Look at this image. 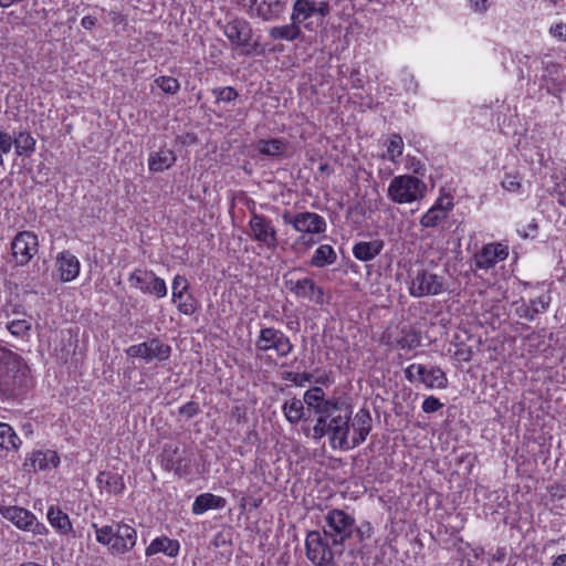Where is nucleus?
Instances as JSON below:
<instances>
[{"mask_svg":"<svg viewBox=\"0 0 566 566\" xmlns=\"http://www.w3.org/2000/svg\"><path fill=\"white\" fill-rule=\"evenodd\" d=\"M31 386L30 368L24 358L0 345V399L21 401Z\"/></svg>","mask_w":566,"mask_h":566,"instance_id":"1","label":"nucleus"},{"mask_svg":"<svg viewBox=\"0 0 566 566\" xmlns=\"http://www.w3.org/2000/svg\"><path fill=\"white\" fill-rule=\"evenodd\" d=\"M343 408L345 409L328 411L331 416L325 413L317 417L313 427V437L317 440L328 436L333 449L350 450L354 449L352 439H348L353 407L343 400Z\"/></svg>","mask_w":566,"mask_h":566,"instance_id":"2","label":"nucleus"},{"mask_svg":"<svg viewBox=\"0 0 566 566\" xmlns=\"http://www.w3.org/2000/svg\"><path fill=\"white\" fill-rule=\"evenodd\" d=\"M92 527L95 531L97 543L107 546L113 555H124L136 545L137 531L124 522H113L103 526L94 523Z\"/></svg>","mask_w":566,"mask_h":566,"instance_id":"3","label":"nucleus"},{"mask_svg":"<svg viewBox=\"0 0 566 566\" xmlns=\"http://www.w3.org/2000/svg\"><path fill=\"white\" fill-rule=\"evenodd\" d=\"M307 558L315 566H336V557L343 555L345 547L335 545L323 531H310L305 539Z\"/></svg>","mask_w":566,"mask_h":566,"instance_id":"4","label":"nucleus"},{"mask_svg":"<svg viewBox=\"0 0 566 566\" xmlns=\"http://www.w3.org/2000/svg\"><path fill=\"white\" fill-rule=\"evenodd\" d=\"M356 530L355 518L343 510H329L324 516L322 531L340 547L350 539Z\"/></svg>","mask_w":566,"mask_h":566,"instance_id":"5","label":"nucleus"},{"mask_svg":"<svg viewBox=\"0 0 566 566\" xmlns=\"http://www.w3.org/2000/svg\"><path fill=\"white\" fill-rule=\"evenodd\" d=\"M427 190L426 184L410 175L395 177L388 188V197L396 203H410L421 199Z\"/></svg>","mask_w":566,"mask_h":566,"instance_id":"6","label":"nucleus"},{"mask_svg":"<svg viewBox=\"0 0 566 566\" xmlns=\"http://www.w3.org/2000/svg\"><path fill=\"white\" fill-rule=\"evenodd\" d=\"M298 271L301 270L293 269L283 275L284 286L297 297L324 304V290L310 277L297 279L295 274Z\"/></svg>","mask_w":566,"mask_h":566,"instance_id":"7","label":"nucleus"},{"mask_svg":"<svg viewBox=\"0 0 566 566\" xmlns=\"http://www.w3.org/2000/svg\"><path fill=\"white\" fill-rule=\"evenodd\" d=\"M255 348L260 352L274 350L277 356L286 357L293 350L290 338L280 329L274 327H264L255 340Z\"/></svg>","mask_w":566,"mask_h":566,"instance_id":"8","label":"nucleus"},{"mask_svg":"<svg viewBox=\"0 0 566 566\" xmlns=\"http://www.w3.org/2000/svg\"><path fill=\"white\" fill-rule=\"evenodd\" d=\"M444 285L446 281L442 275L421 269L415 273L409 286V293L415 297L438 295L444 290Z\"/></svg>","mask_w":566,"mask_h":566,"instance_id":"9","label":"nucleus"},{"mask_svg":"<svg viewBox=\"0 0 566 566\" xmlns=\"http://www.w3.org/2000/svg\"><path fill=\"white\" fill-rule=\"evenodd\" d=\"M126 354L128 357L142 358L147 363L154 359L163 361L170 357L171 347L163 343L158 337H154L147 342L129 346L126 349Z\"/></svg>","mask_w":566,"mask_h":566,"instance_id":"10","label":"nucleus"},{"mask_svg":"<svg viewBox=\"0 0 566 566\" xmlns=\"http://www.w3.org/2000/svg\"><path fill=\"white\" fill-rule=\"evenodd\" d=\"M285 224H291L297 232L319 234L326 230L325 219L315 212H301L292 214L285 210L282 214Z\"/></svg>","mask_w":566,"mask_h":566,"instance_id":"11","label":"nucleus"},{"mask_svg":"<svg viewBox=\"0 0 566 566\" xmlns=\"http://www.w3.org/2000/svg\"><path fill=\"white\" fill-rule=\"evenodd\" d=\"M39 248L38 235L31 231H21L11 242L12 256L20 266L27 265L36 254Z\"/></svg>","mask_w":566,"mask_h":566,"instance_id":"12","label":"nucleus"},{"mask_svg":"<svg viewBox=\"0 0 566 566\" xmlns=\"http://www.w3.org/2000/svg\"><path fill=\"white\" fill-rule=\"evenodd\" d=\"M249 226L251 228V238L266 248L274 250L277 242V234L272 221L263 214L251 211Z\"/></svg>","mask_w":566,"mask_h":566,"instance_id":"13","label":"nucleus"},{"mask_svg":"<svg viewBox=\"0 0 566 566\" xmlns=\"http://www.w3.org/2000/svg\"><path fill=\"white\" fill-rule=\"evenodd\" d=\"M161 464L167 471H174L178 476H187L191 472L186 450L177 444H165Z\"/></svg>","mask_w":566,"mask_h":566,"instance_id":"14","label":"nucleus"},{"mask_svg":"<svg viewBox=\"0 0 566 566\" xmlns=\"http://www.w3.org/2000/svg\"><path fill=\"white\" fill-rule=\"evenodd\" d=\"M245 1L247 0H238L239 3ZM249 2L251 11L264 21L277 19L287 4V0H249Z\"/></svg>","mask_w":566,"mask_h":566,"instance_id":"15","label":"nucleus"},{"mask_svg":"<svg viewBox=\"0 0 566 566\" xmlns=\"http://www.w3.org/2000/svg\"><path fill=\"white\" fill-rule=\"evenodd\" d=\"M223 32L228 40L238 46L249 45L252 38V29L243 19H233L227 22Z\"/></svg>","mask_w":566,"mask_h":566,"instance_id":"16","label":"nucleus"},{"mask_svg":"<svg viewBox=\"0 0 566 566\" xmlns=\"http://www.w3.org/2000/svg\"><path fill=\"white\" fill-rule=\"evenodd\" d=\"M350 426L353 427L352 446L356 448L366 440L371 431L373 419L369 410L367 408L359 409Z\"/></svg>","mask_w":566,"mask_h":566,"instance_id":"17","label":"nucleus"},{"mask_svg":"<svg viewBox=\"0 0 566 566\" xmlns=\"http://www.w3.org/2000/svg\"><path fill=\"white\" fill-rule=\"evenodd\" d=\"M507 255V249L502 244H488L475 255V265L480 269H490Z\"/></svg>","mask_w":566,"mask_h":566,"instance_id":"18","label":"nucleus"},{"mask_svg":"<svg viewBox=\"0 0 566 566\" xmlns=\"http://www.w3.org/2000/svg\"><path fill=\"white\" fill-rule=\"evenodd\" d=\"M303 402L307 405L310 410H313L318 417L323 415H329L328 411L344 409L343 408V399L337 397L325 398V397H316L312 396L308 392L304 394Z\"/></svg>","mask_w":566,"mask_h":566,"instance_id":"19","label":"nucleus"},{"mask_svg":"<svg viewBox=\"0 0 566 566\" xmlns=\"http://www.w3.org/2000/svg\"><path fill=\"white\" fill-rule=\"evenodd\" d=\"M56 268L62 282H71L80 273V261L70 251L61 252L56 258Z\"/></svg>","mask_w":566,"mask_h":566,"instance_id":"20","label":"nucleus"},{"mask_svg":"<svg viewBox=\"0 0 566 566\" xmlns=\"http://www.w3.org/2000/svg\"><path fill=\"white\" fill-rule=\"evenodd\" d=\"M0 513L21 530H30L35 521V516L30 511L19 506L1 507Z\"/></svg>","mask_w":566,"mask_h":566,"instance_id":"21","label":"nucleus"},{"mask_svg":"<svg viewBox=\"0 0 566 566\" xmlns=\"http://www.w3.org/2000/svg\"><path fill=\"white\" fill-rule=\"evenodd\" d=\"M452 208L453 203L451 201H448L444 206L441 200H439L421 217L420 224L423 228H436L448 218V213Z\"/></svg>","mask_w":566,"mask_h":566,"instance_id":"22","label":"nucleus"},{"mask_svg":"<svg viewBox=\"0 0 566 566\" xmlns=\"http://www.w3.org/2000/svg\"><path fill=\"white\" fill-rule=\"evenodd\" d=\"M287 147L289 142L282 138L259 139L254 144V148L260 155L270 158H279L283 156L287 150Z\"/></svg>","mask_w":566,"mask_h":566,"instance_id":"23","label":"nucleus"},{"mask_svg":"<svg viewBox=\"0 0 566 566\" xmlns=\"http://www.w3.org/2000/svg\"><path fill=\"white\" fill-rule=\"evenodd\" d=\"M384 247L385 243L382 240H374L368 242L360 241L353 247V254L357 260L367 262L378 256L381 253Z\"/></svg>","mask_w":566,"mask_h":566,"instance_id":"24","label":"nucleus"},{"mask_svg":"<svg viewBox=\"0 0 566 566\" xmlns=\"http://www.w3.org/2000/svg\"><path fill=\"white\" fill-rule=\"evenodd\" d=\"M158 553H165L169 557H176L179 553L178 541L170 539L166 536L155 538L145 551L147 557Z\"/></svg>","mask_w":566,"mask_h":566,"instance_id":"25","label":"nucleus"},{"mask_svg":"<svg viewBox=\"0 0 566 566\" xmlns=\"http://www.w3.org/2000/svg\"><path fill=\"white\" fill-rule=\"evenodd\" d=\"M227 504L226 499L212 493H202L198 495L192 504V513L196 515L203 514L208 510L223 509Z\"/></svg>","mask_w":566,"mask_h":566,"instance_id":"26","label":"nucleus"},{"mask_svg":"<svg viewBox=\"0 0 566 566\" xmlns=\"http://www.w3.org/2000/svg\"><path fill=\"white\" fill-rule=\"evenodd\" d=\"M176 159L177 157L174 150L160 148L149 157V170L153 172L164 171L165 169L170 168L175 164Z\"/></svg>","mask_w":566,"mask_h":566,"instance_id":"27","label":"nucleus"},{"mask_svg":"<svg viewBox=\"0 0 566 566\" xmlns=\"http://www.w3.org/2000/svg\"><path fill=\"white\" fill-rule=\"evenodd\" d=\"M96 481L101 488L113 494L122 493L125 488L122 475L117 473L103 471L97 475Z\"/></svg>","mask_w":566,"mask_h":566,"instance_id":"28","label":"nucleus"},{"mask_svg":"<svg viewBox=\"0 0 566 566\" xmlns=\"http://www.w3.org/2000/svg\"><path fill=\"white\" fill-rule=\"evenodd\" d=\"M48 520L50 524L62 534H67L72 531L70 517L60 507L50 506L48 510Z\"/></svg>","mask_w":566,"mask_h":566,"instance_id":"29","label":"nucleus"},{"mask_svg":"<svg viewBox=\"0 0 566 566\" xmlns=\"http://www.w3.org/2000/svg\"><path fill=\"white\" fill-rule=\"evenodd\" d=\"M336 260L335 250L329 244H322L314 252L310 264L315 268H324L335 263Z\"/></svg>","mask_w":566,"mask_h":566,"instance_id":"30","label":"nucleus"},{"mask_svg":"<svg viewBox=\"0 0 566 566\" xmlns=\"http://www.w3.org/2000/svg\"><path fill=\"white\" fill-rule=\"evenodd\" d=\"M269 35L272 40L293 41L302 35V30L300 24L293 21L290 24L271 28Z\"/></svg>","mask_w":566,"mask_h":566,"instance_id":"31","label":"nucleus"},{"mask_svg":"<svg viewBox=\"0 0 566 566\" xmlns=\"http://www.w3.org/2000/svg\"><path fill=\"white\" fill-rule=\"evenodd\" d=\"M316 12V3L310 0H296L293 6L292 21L297 24L308 19Z\"/></svg>","mask_w":566,"mask_h":566,"instance_id":"32","label":"nucleus"},{"mask_svg":"<svg viewBox=\"0 0 566 566\" xmlns=\"http://www.w3.org/2000/svg\"><path fill=\"white\" fill-rule=\"evenodd\" d=\"M21 443L20 438L8 423L0 422V447L6 450H15Z\"/></svg>","mask_w":566,"mask_h":566,"instance_id":"33","label":"nucleus"},{"mask_svg":"<svg viewBox=\"0 0 566 566\" xmlns=\"http://www.w3.org/2000/svg\"><path fill=\"white\" fill-rule=\"evenodd\" d=\"M13 145L17 155H30L34 151L35 139L28 132H20L19 135L13 138Z\"/></svg>","mask_w":566,"mask_h":566,"instance_id":"34","label":"nucleus"},{"mask_svg":"<svg viewBox=\"0 0 566 566\" xmlns=\"http://www.w3.org/2000/svg\"><path fill=\"white\" fill-rule=\"evenodd\" d=\"M283 411L291 423H296L303 417L304 402L297 398H293L283 405Z\"/></svg>","mask_w":566,"mask_h":566,"instance_id":"35","label":"nucleus"},{"mask_svg":"<svg viewBox=\"0 0 566 566\" xmlns=\"http://www.w3.org/2000/svg\"><path fill=\"white\" fill-rule=\"evenodd\" d=\"M140 291L143 293L154 294L157 297L161 298L167 295V286L163 279L155 275L154 272L150 271L148 285H140Z\"/></svg>","mask_w":566,"mask_h":566,"instance_id":"36","label":"nucleus"},{"mask_svg":"<svg viewBox=\"0 0 566 566\" xmlns=\"http://www.w3.org/2000/svg\"><path fill=\"white\" fill-rule=\"evenodd\" d=\"M424 385L428 388L443 389L448 386V378L444 371L440 367H430L427 378H424Z\"/></svg>","mask_w":566,"mask_h":566,"instance_id":"37","label":"nucleus"},{"mask_svg":"<svg viewBox=\"0 0 566 566\" xmlns=\"http://www.w3.org/2000/svg\"><path fill=\"white\" fill-rule=\"evenodd\" d=\"M7 329L12 336L24 338L30 335L31 318H17L7 323Z\"/></svg>","mask_w":566,"mask_h":566,"instance_id":"38","label":"nucleus"},{"mask_svg":"<svg viewBox=\"0 0 566 566\" xmlns=\"http://www.w3.org/2000/svg\"><path fill=\"white\" fill-rule=\"evenodd\" d=\"M155 84L166 94H176L180 90V83L172 76H158Z\"/></svg>","mask_w":566,"mask_h":566,"instance_id":"39","label":"nucleus"},{"mask_svg":"<svg viewBox=\"0 0 566 566\" xmlns=\"http://www.w3.org/2000/svg\"><path fill=\"white\" fill-rule=\"evenodd\" d=\"M189 283L185 276L176 275L172 281V301L178 302L186 294Z\"/></svg>","mask_w":566,"mask_h":566,"instance_id":"40","label":"nucleus"},{"mask_svg":"<svg viewBox=\"0 0 566 566\" xmlns=\"http://www.w3.org/2000/svg\"><path fill=\"white\" fill-rule=\"evenodd\" d=\"M212 94L216 96L217 102L226 103H230L239 96L237 90L231 86L213 88Z\"/></svg>","mask_w":566,"mask_h":566,"instance_id":"41","label":"nucleus"},{"mask_svg":"<svg viewBox=\"0 0 566 566\" xmlns=\"http://www.w3.org/2000/svg\"><path fill=\"white\" fill-rule=\"evenodd\" d=\"M403 142L400 135H392L387 146V153L391 160L402 154Z\"/></svg>","mask_w":566,"mask_h":566,"instance_id":"42","label":"nucleus"},{"mask_svg":"<svg viewBox=\"0 0 566 566\" xmlns=\"http://www.w3.org/2000/svg\"><path fill=\"white\" fill-rule=\"evenodd\" d=\"M177 307L185 315H192L197 311V304L195 298L187 294L181 300H178Z\"/></svg>","mask_w":566,"mask_h":566,"instance_id":"43","label":"nucleus"},{"mask_svg":"<svg viewBox=\"0 0 566 566\" xmlns=\"http://www.w3.org/2000/svg\"><path fill=\"white\" fill-rule=\"evenodd\" d=\"M48 452L36 451L32 454L31 465L34 470H46L50 468V463L48 462Z\"/></svg>","mask_w":566,"mask_h":566,"instance_id":"44","label":"nucleus"},{"mask_svg":"<svg viewBox=\"0 0 566 566\" xmlns=\"http://www.w3.org/2000/svg\"><path fill=\"white\" fill-rule=\"evenodd\" d=\"M150 271L136 270L129 276L133 286L140 290V285H148Z\"/></svg>","mask_w":566,"mask_h":566,"instance_id":"45","label":"nucleus"},{"mask_svg":"<svg viewBox=\"0 0 566 566\" xmlns=\"http://www.w3.org/2000/svg\"><path fill=\"white\" fill-rule=\"evenodd\" d=\"M373 534V526L369 522H364L361 525H356V530L354 535H356L359 543L365 542L366 539H369Z\"/></svg>","mask_w":566,"mask_h":566,"instance_id":"46","label":"nucleus"},{"mask_svg":"<svg viewBox=\"0 0 566 566\" xmlns=\"http://www.w3.org/2000/svg\"><path fill=\"white\" fill-rule=\"evenodd\" d=\"M401 348H415L420 345V336L417 333H409L398 340Z\"/></svg>","mask_w":566,"mask_h":566,"instance_id":"47","label":"nucleus"},{"mask_svg":"<svg viewBox=\"0 0 566 566\" xmlns=\"http://www.w3.org/2000/svg\"><path fill=\"white\" fill-rule=\"evenodd\" d=\"M200 412L199 403L196 401H188L179 408V415L191 419Z\"/></svg>","mask_w":566,"mask_h":566,"instance_id":"48","label":"nucleus"},{"mask_svg":"<svg viewBox=\"0 0 566 566\" xmlns=\"http://www.w3.org/2000/svg\"><path fill=\"white\" fill-rule=\"evenodd\" d=\"M443 407V403L436 397L429 396L422 402V410L426 413H432Z\"/></svg>","mask_w":566,"mask_h":566,"instance_id":"49","label":"nucleus"},{"mask_svg":"<svg viewBox=\"0 0 566 566\" xmlns=\"http://www.w3.org/2000/svg\"><path fill=\"white\" fill-rule=\"evenodd\" d=\"M501 185L505 190L511 192H516L521 188V182L517 176L507 175Z\"/></svg>","mask_w":566,"mask_h":566,"instance_id":"50","label":"nucleus"},{"mask_svg":"<svg viewBox=\"0 0 566 566\" xmlns=\"http://www.w3.org/2000/svg\"><path fill=\"white\" fill-rule=\"evenodd\" d=\"M13 146V138L10 134L0 132V153L8 154Z\"/></svg>","mask_w":566,"mask_h":566,"instance_id":"51","label":"nucleus"},{"mask_svg":"<svg viewBox=\"0 0 566 566\" xmlns=\"http://www.w3.org/2000/svg\"><path fill=\"white\" fill-rule=\"evenodd\" d=\"M548 303H549L548 297L545 298V297L541 296L536 300H533L531 302L533 313H539V312L545 311L548 306Z\"/></svg>","mask_w":566,"mask_h":566,"instance_id":"52","label":"nucleus"},{"mask_svg":"<svg viewBox=\"0 0 566 566\" xmlns=\"http://www.w3.org/2000/svg\"><path fill=\"white\" fill-rule=\"evenodd\" d=\"M551 33L556 38L566 41V24L558 23L552 27Z\"/></svg>","mask_w":566,"mask_h":566,"instance_id":"53","label":"nucleus"},{"mask_svg":"<svg viewBox=\"0 0 566 566\" xmlns=\"http://www.w3.org/2000/svg\"><path fill=\"white\" fill-rule=\"evenodd\" d=\"M454 356L458 360L470 361L472 358V350L470 348H458Z\"/></svg>","mask_w":566,"mask_h":566,"instance_id":"54","label":"nucleus"},{"mask_svg":"<svg viewBox=\"0 0 566 566\" xmlns=\"http://www.w3.org/2000/svg\"><path fill=\"white\" fill-rule=\"evenodd\" d=\"M312 375L307 373H296V377L294 379V384L296 386H304L305 382H310L312 379Z\"/></svg>","mask_w":566,"mask_h":566,"instance_id":"55","label":"nucleus"},{"mask_svg":"<svg viewBox=\"0 0 566 566\" xmlns=\"http://www.w3.org/2000/svg\"><path fill=\"white\" fill-rule=\"evenodd\" d=\"M416 374L418 379L424 384V378H427V375L429 374V368L423 365H416Z\"/></svg>","mask_w":566,"mask_h":566,"instance_id":"56","label":"nucleus"},{"mask_svg":"<svg viewBox=\"0 0 566 566\" xmlns=\"http://www.w3.org/2000/svg\"><path fill=\"white\" fill-rule=\"evenodd\" d=\"M470 3L480 12H484L488 9V0H470Z\"/></svg>","mask_w":566,"mask_h":566,"instance_id":"57","label":"nucleus"},{"mask_svg":"<svg viewBox=\"0 0 566 566\" xmlns=\"http://www.w3.org/2000/svg\"><path fill=\"white\" fill-rule=\"evenodd\" d=\"M96 23V19L92 15H86L82 19L81 24L84 29L91 30Z\"/></svg>","mask_w":566,"mask_h":566,"instance_id":"58","label":"nucleus"},{"mask_svg":"<svg viewBox=\"0 0 566 566\" xmlns=\"http://www.w3.org/2000/svg\"><path fill=\"white\" fill-rule=\"evenodd\" d=\"M30 530H32V532L38 535H43L48 533V528L45 527V525L35 521Z\"/></svg>","mask_w":566,"mask_h":566,"instance_id":"59","label":"nucleus"},{"mask_svg":"<svg viewBox=\"0 0 566 566\" xmlns=\"http://www.w3.org/2000/svg\"><path fill=\"white\" fill-rule=\"evenodd\" d=\"M415 370H416V364H412V365H410L409 367H407L405 369V377L410 382H412V381H415L417 379V377H416L417 374L415 373Z\"/></svg>","mask_w":566,"mask_h":566,"instance_id":"60","label":"nucleus"},{"mask_svg":"<svg viewBox=\"0 0 566 566\" xmlns=\"http://www.w3.org/2000/svg\"><path fill=\"white\" fill-rule=\"evenodd\" d=\"M48 462L50 463V467L56 468L60 463V458L57 457L56 452L48 451Z\"/></svg>","mask_w":566,"mask_h":566,"instance_id":"61","label":"nucleus"},{"mask_svg":"<svg viewBox=\"0 0 566 566\" xmlns=\"http://www.w3.org/2000/svg\"><path fill=\"white\" fill-rule=\"evenodd\" d=\"M316 12L322 17H326L329 13V4L327 2H321L319 7H316Z\"/></svg>","mask_w":566,"mask_h":566,"instance_id":"62","label":"nucleus"},{"mask_svg":"<svg viewBox=\"0 0 566 566\" xmlns=\"http://www.w3.org/2000/svg\"><path fill=\"white\" fill-rule=\"evenodd\" d=\"M315 382L324 385V386H328L329 384H332V379L327 374H324V375L316 377Z\"/></svg>","mask_w":566,"mask_h":566,"instance_id":"63","label":"nucleus"},{"mask_svg":"<svg viewBox=\"0 0 566 566\" xmlns=\"http://www.w3.org/2000/svg\"><path fill=\"white\" fill-rule=\"evenodd\" d=\"M552 566H566V554L558 555Z\"/></svg>","mask_w":566,"mask_h":566,"instance_id":"64","label":"nucleus"}]
</instances>
